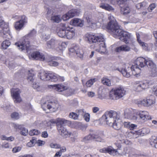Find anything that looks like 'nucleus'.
<instances>
[{
    "instance_id": "obj_1",
    "label": "nucleus",
    "mask_w": 157,
    "mask_h": 157,
    "mask_svg": "<svg viewBox=\"0 0 157 157\" xmlns=\"http://www.w3.org/2000/svg\"><path fill=\"white\" fill-rule=\"evenodd\" d=\"M152 61L149 58L145 59L142 57L137 58L135 61V65H132L130 67L127 69L119 70L124 76L129 77L131 75V73L134 75L139 74L141 73V69L140 67H143L146 65L148 67V61Z\"/></svg>"
},
{
    "instance_id": "obj_2",
    "label": "nucleus",
    "mask_w": 157,
    "mask_h": 157,
    "mask_svg": "<svg viewBox=\"0 0 157 157\" xmlns=\"http://www.w3.org/2000/svg\"><path fill=\"white\" fill-rule=\"evenodd\" d=\"M101 119L115 129L119 130L121 128L118 121L120 120V115L115 111L111 110L106 112L102 116Z\"/></svg>"
},
{
    "instance_id": "obj_3",
    "label": "nucleus",
    "mask_w": 157,
    "mask_h": 157,
    "mask_svg": "<svg viewBox=\"0 0 157 157\" xmlns=\"http://www.w3.org/2000/svg\"><path fill=\"white\" fill-rule=\"evenodd\" d=\"M86 39L90 43H95L99 46L98 48L96 49V51L101 54L106 52V48L102 34H88L86 35Z\"/></svg>"
},
{
    "instance_id": "obj_4",
    "label": "nucleus",
    "mask_w": 157,
    "mask_h": 157,
    "mask_svg": "<svg viewBox=\"0 0 157 157\" xmlns=\"http://www.w3.org/2000/svg\"><path fill=\"white\" fill-rule=\"evenodd\" d=\"M36 32L33 29L28 34L27 36L23 37L20 41L16 43L15 45L17 46L18 48L21 51L26 49L27 51L30 50L29 42L28 37L33 38L36 36Z\"/></svg>"
},
{
    "instance_id": "obj_5",
    "label": "nucleus",
    "mask_w": 157,
    "mask_h": 157,
    "mask_svg": "<svg viewBox=\"0 0 157 157\" xmlns=\"http://www.w3.org/2000/svg\"><path fill=\"white\" fill-rule=\"evenodd\" d=\"M111 34L115 38L119 37V39L126 44L128 43L131 40V34L120 29L119 26L118 28L116 29V30Z\"/></svg>"
},
{
    "instance_id": "obj_6",
    "label": "nucleus",
    "mask_w": 157,
    "mask_h": 157,
    "mask_svg": "<svg viewBox=\"0 0 157 157\" xmlns=\"http://www.w3.org/2000/svg\"><path fill=\"white\" fill-rule=\"evenodd\" d=\"M31 57L33 59L37 60L40 59L41 61L45 60L48 62L49 65L51 66L56 67L59 65V63L52 59L48 60L47 58L48 56H45L42 53L36 51L33 52L31 55Z\"/></svg>"
},
{
    "instance_id": "obj_7",
    "label": "nucleus",
    "mask_w": 157,
    "mask_h": 157,
    "mask_svg": "<svg viewBox=\"0 0 157 157\" xmlns=\"http://www.w3.org/2000/svg\"><path fill=\"white\" fill-rule=\"evenodd\" d=\"M136 103L140 107L142 106L148 107L153 106L155 103V101L154 96L151 95L142 100L137 101Z\"/></svg>"
},
{
    "instance_id": "obj_8",
    "label": "nucleus",
    "mask_w": 157,
    "mask_h": 157,
    "mask_svg": "<svg viewBox=\"0 0 157 157\" xmlns=\"http://www.w3.org/2000/svg\"><path fill=\"white\" fill-rule=\"evenodd\" d=\"M125 93L124 89L120 87L111 90L109 93V97L111 99L117 100L123 97Z\"/></svg>"
},
{
    "instance_id": "obj_9",
    "label": "nucleus",
    "mask_w": 157,
    "mask_h": 157,
    "mask_svg": "<svg viewBox=\"0 0 157 157\" xmlns=\"http://www.w3.org/2000/svg\"><path fill=\"white\" fill-rule=\"evenodd\" d=\"M0 35L4 38L10 39V35L8 25L6 24L2 17L0 16Z\"/></svg>"
},
{
    "instance_id": "obj_10",
    "label": "nucleus",
    "mask_w": 157,
    "mask_h": 157,
    "mask_svg": "<svg viewBox=\"0 0 157 157\" xmlns=\"http://www.w3.org/2000/svg\"><path fill=\"white\" fill-rule=\"evenodd\" d=\"M65 121L64 123H61L59 124H58L57 129L60 135L64 138H66L71 135V133L68 132L65 127V124L67 123L68 121L65 119Z\"/></svg>"
},
{
    "instance_id": "obj_11",
    "label": "nucleus",
    "mask_w": 157,
    "mask_h": 157,
    "mask_svg": "<svg viewBox=\"0 0 157 157\" xmlns=\"http://www.w3.org/2000/svg\"><path fill=\"white\" fill-rule=\"evenodd\" d=\"M58 104L55 102L49 101H46L41 104V107L43 109L46 111L47 109L51 111L54 112L58 108Z\"/></svg>"
},
{
    "instance_id": "obj_12",
    "label": "nucleus",
    "mask_w": 157,
    "mask_h": 157,
    "mask_svg": "<svg viewBox=\"0 0 157 157\" xmlns=\"http://www.w3.org/2000/svg\"><path fill=\"white\" fill-rule=\"evenodd\" d=\"M50 86L58 92H63L64 95L67 96H70L72 93V90L68 89L67 87L63 85L58 84Z\"/></svg>"
},
{
    "instance_id": "obj_13",
    "label": "nucleus",
    "mask_w": 157,
    "mask_h": 157,
    "mask_svg": "<svg viewBox=\"0 0 157 157\" xmlns=\"http://www.w3.org/2000/svg\"><path fill=\"white\" fill-rule=\"evenodd\" d=\"M81 11L80 10L73 9L69 11L67 13L63 16L64 21H66L70 18L78 15Z\"/></svg>"
},
{
    "instance_id": "obj_14",
    "label": "nucleus",
    "mask_w": 157,
    "mask_h": 157,
    "mask_svg": "<svg viewBox=\"0 0 157 157\" xmlns=\"http://www.w3.org/2000/svg\"><path fill=\"white\" fill-rule=\"evenodd\" d=\"M70 54L73 53L74 55L76 54L77 56L81 59L83 57V52L81 49H80L79 47L77 45L73 46L69 49Z\"/></svg>"
},
{
    "instance_id": "obj_15",
    "label": "nucleus",
    "mask_w": 157,
    "mask_h": 157,
    "mask_svg": "<svg viewBox=\"0 0 157 157\" xmlns=\"http://www.w3.org/2000/svg\"><path fill=\"white\" fill-rule=\"evenodd\" d=\"M21 90L18 89H13L11 91V96L15 103H20L22 101V99L20 97Z\"/></svg>"
},
{
    "instance_id": "obj_16",
    "label": "nucleus",
    "mask_w": 157,
    "mask_h": 157,
    "mask_svg": "<svg viewBox=\"0 0 157 157\" xmlns=\"http://www.w3.org/2000/svg\"><path fill=\"white\" fill-rule=\"evenodd\" d=\"M150 68L149 75L152 77H157V69L155 64L152 61H148V67Z\"/></svg>"
},
{
    "instance_id": "obj_17",
    "label": "nucleus",
    "mask_w": 157,
    "mask_h": 157,
    "mask_svg": "<svg viewBox=\"0 0 157 157\" xmlns=\"http://www.w3.org/2000/svg\"><path fill=\"white\" fill-rule=\"evenodd\" d=\"M84 17H85L87 22L90 26L95 25L98 22L100 23L102 21V19L101 18L95 19L94 17H92L91 15L90 14L87 16L85 14Z\"/></svg>"
},
{
    "instance_id": "obj_18",
    "label": "nucleus",
    "mask_w": 157,
    "mask_h": 157,
    "mask_svg": "<svg viewBox=\"0 0 157 157\" xmlns=\"http://www.w3.org/2000/svg\"><path fill=\"white\" fill-rule=\"evenodd\" d=\"M60 41L55 38H52L46 43V48H55L60 43Z\"/></svg>"
},
{
    "instance_id": "obj_19",
    "label": "nucleus",
    "mask_w": 157,
    "mask_h": 157,
    "mask_svg": "<svg viewBox=\"0 0 157 157\" xmlns=\"http://www.w3.org/2000/svg\"><path fill=\"white\" fill-rule=\"evenodd\" d=\"M60 29L57 33L59 36L61 38L65 37L66 30L68 28L64 23H61L59 25Z\"/></svg>"
},
{
    "instance_id": "obj_20",
    "label": "nucleus",
    "mask_w": 157,
    "mask_h": 157,
    "mask_svg": "<svg viewBox=\"0 0 157 157\" xmlns=\"http://www.w3.org/2000/svg\"><path fill=\"white\" fill-rule=\"evenodd\" d=\"M100 151L101 152L108 153L113 155H117V150L113 149L111 146L100 149Z\"/></svg>"
},
{
    "instance_id": "obj_21",
    "label": "nucleus",
    "mask_w": 157,
    "mask_h": 157,
    "mask_svg": "<svg viewBox=\"0 0 157 157\" xmlns=\"http://www.w3.org/2000/svg\"><path fill=\"white\" fill-rule=\"evenodd\" d=\"M119 26L117 21H109L108 23L107 28L109 31V32L112 33H113L116 29L118 28Z\"/></svg>"
},
{
    "instance_id": "obj_22",
    "label": "nucleus",
    "mask_w": 157,
    "mask_h": 157,
    "mask_svg": "<svg viewBox=\"0 0 157 157\" xmlns=\"http://www.w3.org/2000/svg\"><path fill=\"white\" fill-rule=\"evenodd\" d=\"M130 49L131 48L129 46L124 44L117 47L115 49V51L118 52H120L123 51L127 52L130 51Z\"/></svg>"
},
{
    "instance_id": "obj_23",
    "label": "nucleus",
    "mask_w": 157,
    "mask_h": 157,
    "mask_svg": "<svg viewBox=\"0 0 157 157\" xmlns=\"http://www.w3.org/2000/svg\"><path fill=\"white\" fill-rule=\"evenodd\" d=\"M71 23L74 26L81 27L83 25L84 21L79 19L74 18L71 21Z\"/></svg>"
},
{
    "instance_id": "obj_24",
    "label": "nucleus",
    "mask_w": 157,
    "mask_h": 157,
    "mask_svg": "<svg viewBox=\"0 0 157 157\" xmlns=\"http://www.w3.org/2000/svg\"><path fill=\"white\" fill-rule=\"evenodd\" d=\"M139 116L141 119L144 120H151V116L149 115V113L146 111H140L139 112Z\"/></svg>"
},
{
    "instance_id": "obj_25",
    "label": "nucleus",
    "mask_w": 157,
    "mask_h": 157,
    "mask_svg": "<svg viewBox=\"0 0 157 157\" xmlns=\"http://www.w3.org/2000/svg\"><path fill=\"white\" fill-rule=\"evenodd\" d=\"M50 30L48 28L46 27L45 30L43 31L42 33V38L46 41L50 37Z\"/></svg>"
},
{
    "instance_id": "obj_26",
    "label": "nucleus",
    "mask_w": 157,
    "mask_h": 157,
    "mask_svg": "<svg viewBox=\"0 0 157 157\" xmlns=\"http://www.w3.org/2000/svg\"><path fill=\"white\" fill-rule=\"evenodd\" d=\"M75 36V30L71 29L70 30L68 28L66 30L65 37L68 39H71L73 38Z\"/></svg>"
},
{
    "instance_id": "obj_27",
    "label": "nucleus",
    "mask_w": 157,
    "mask_h": 157,
    "mask_svg": "<svg viewBox=\"0 0 157 157\" xmlns=\"http://www.w3.org/2000/svg\"><path fill=\"white\" fill-rule=\"evenodd\" d=\"M49 75L50 73H47L45 71H43L40 73V76L41 80L47 81L50 80Z\"/></svg>"
},
{
    "instance_id": "obj_28",
    "label": "nucleus",
    "mask_w": 157,
    "mask_h": 157,
    "mask_svg": "<svg viewBox=\"0 0 157 157\" xmlns=\"http://www.w3.org/2000/svg\"><path fill=\"white\" fill-rule=\"evenodd\" d=\"M64 119L60 118H58L56 120L52 119L50 120V122L52 123L56 124L57 127L58 126V124H59L61 123H64Z\"/></svg>"
},
{
    "instance_id": "obj_29",
    "label": "nucleus",
    "mask_w": 157,
    "mask_h": 157,
    "mask_svg": "<svg viewBox=\"0 0 157 157\" xmlns=\"http://www.w3.org/2000/svg\"><path fill=\"white\" fill-rule=\"evenodd\" d=\"M34 75L33 71H29L27 77V80L29 82H33L35 78Z\"/></svg>"
},
{
    "instance_id": "obj_30",
    "label": "nucleus",
    "mask_w": 157,
    "mask_h": 157,
    "mask_svg": "<svg viewBox=\"0 0 157 157\" xmlns=\"http://www.w3.org/2000/svg\"><path fill=\"white\" fill-rule=\"evenodd\" d=\"M100 7L109 11H113L114 10V8L111 6L105 4H103L101 5Z\"/></svg>"
},
{
    "instance_id": "obj_31",
    "label": "nucleus",
    "mask_w": 157,
    "mask_h": 157,
    "mask_svg": "<svg viewBox=\"0 0 157 157\" xmlns=\"http://www.w3.org/2000/svg\"><path fill=\"white\" fill-rule=\"evenodd\" d=\"M133 113V111L132 109H131L130 110L128 109L126 110L124 112V115L127 118L132 119V118L133 116H132Z\"/></svg>"
},
{
    "instance_id": "obj_32",
    "label": "nucleus",
    "mask_w": 157,
    "mask_h": 157,
    "mask_svg": "<svg viewBox=\"0 0 157 157\" xmlns=\"http://www.w3.org/2000/svg\"><path fill=\"white\" fill-rule=\"evenodd\" d=\"M59 75L55 73H50L49 78L52 82H56L58 81Z\"/></svg>"
},
{
    "instance_id": "obj_33",
    "label": "nucleus",
    "mask_w": 157,
    "mask_h": 157,
    "mask_svg": "<svg viewBox=\"0 0 157 157\" xmlns=\"http://www.w3.org/2000/svg\"><path fill=\"white\" fill-rule=\"evenodd\" d=\"M150 143L151 145L157 148V137L155 136H152Z\"/></svg>"
},
{
    "instance_id": "obj_34",
    "label": "nucleus",
    "mask_w": 157,
    "mask_h": 157,
    "mask_svg": "<svg viewBox=\"0 0 157 157\" xmlns=\"http://www.w3.org/2000/svg\"><path fill=\"white\" fill-rule=\"evenodd\" d=\"M139 36V34L138 33H136L137 38L139 44L143 47V48L146 50L147 49V44L141 41L140 40Z\"/></svg>"
},
{
    "instance_id": "obj_35",
    "label": "nucleus",
    "mask_w": 157,
    "mask_h": 157,
    "mask_svg": "<svg viewBox=\"0 0 157 157\" xmlns=\"http://www.w3.org/2000/svg\"><path fill=\"white\" fill-rule=\"evenodd\" d=\"M24 25L20 22L19 21L15 22L14 24V27L17 30H20L23 27Z\"/></svg>"
},
{
    "instance_id": "obj_36",
    "label": "nucleus",
    "mask_w": 157,
    "mask_h": 157,
    "mask_svg": "<svg viewBox=\"0 0 157 157\" xmlns=\"http://www.w3.org/2000/svg\"><path fill=\"white\" fill-rule=\"evenodd\" d=\"M101 82L104 85L109 86H111V84L110 80L104 77L102 78Z\"/></svg>"
},
{
    "instance_id": "obj_37",
    "label": "nucleus",
    "mask_w": 157,
    "mask_h": 157,
    "mask_svg": "<svg viewBox=\"0 0 157 157\" xmlns=\"http://www.w3.org/2000/svg\"><path fill=\"white\" fill-rule=\"evenodd\" d=\"M19 17L21 18L19 21L20 22L22 23L23 25H25L27 23L28 18L26 16L24 15L20 16Z\"/></svg>"
},
{
    "instance_id": "obj_38",
    "label": "nucleus",
    "mask_w": 157,
    "mask_h": 157,
    "mask_svg": "<svg viewBox=\"0 0 157 157\" xmlns=\"http://www.w3.org/2000/svg\"><path fill=\"white\" fill-rule=\"evenodd\" d=\"M147 6V3L146 2H143L137 4L136 5V7L137 9H140L141 8H146Z\"/></svg>"
},
{
    "instance_id": "obj_39",
    "label": "nucleus",
    "mask_w": 157,
    "mask_h": 157,
    "mask_svg": "<svg viewBox=\"0 0 157 157\" xmlns=\"http://www.w3.org/2000/svg\"><path fill=\"white\" fill-rule=\"evenodd\" d=\"M10 45V43L8 40H6L2 44V47L4 49H6Z\"/></svg>"
},
{
    "instance_id": "obj_40",
    "label": "nucleus",
    "mask_w": 157,
    "mask_h": 157,
    "mask_svg": "<svg viewBox=\"0 0 157 157\" xmlns=\"http://www.w3.org/2000/svg\"><path fill=\"white\" fill-rule=\"evenodd\" d=\"M36 138L33 137L32 139L30 140V141L27 143V146L29 147H31L33 146L34 144L36 143Z\"/></svg>"
},
{
    "instance_id": "obj_41",
    "label": "nucleus",
    "mask_w": 157,
    "mask_h": 157,
    "mask_svg": "<svg viewBox=\"0 0 157 157\" xmlns=\"http://www.w3.org/2000/svg\"><path fill=\"white\" fill-rule=\"evenodd\" d=\"M146 128H143L142 130H140L137 131H135V132H133L134 134L136 136L135 137L137 138L138 136H137V135H140L142 134H144L145 133H144V132L146 130Z\"/></svg>"
},
{
    "instance_id": "obj_42",
    "label": "nucleus",
    "mask_w": 157,
    "mask_h": 157,
    "mask_svg": "<svg viewBox=\"0 0 157 157\" xmlns=\"http://www.w3.org/2000/svg\"><path fill=\"white\" fill-rule=\"evenodd\" d=\"M51 20L53 22L59 23L61 21L60 16L59 15L52 16L51 17Z\"/></svg>"
},
{
    "instance_id": "obj_43",
    "label": "nucleus",
    "mask_w": 157,
    "mask_h": 157,
    "mask_svg": "<svg viewBox=\"0 0 157 157\" xmlns=\"http://www.w3.org/2000/svg\"><path fill=\"white\" fill-rule=\"evenodd\" d=\"M121 10L124 15H126L130 13V9L128 7L122 8Z\"/></svg>"
},
{
    "instance_id": "obj_44",
    "label": "nucleus",
    "mask_w": 157,
    "mask_h": 157,
    "mask_svg": "<svg viewBox=\"0 0 157 157\" xmlns=\"http://www.w3.org/2000/svg\"><path fill=\"white\" fill-rule=\"evenodd\" d=\"M69 117L70 118L74 120H77L78 117L77 113H76V112H73L70 113H69Z\"/></svg>"
},
{
    "instance_id": "obj_45",
    "label": "nucleus",
    "mask_w": 157,
    "mask_h": 157,
    "mask_svg": "<svg viewBox=\"0 0 157 157\" xmlns=\"http://www.w3.org/2000/svg\"><path fill=\"white\" fill-rule=\"evenodd\" d=\"M95 81V79H91L87 82L86 83V86L87 87H90Z\"/></svg>"
},
{
    "instance_id": "obj_46",
    "label": "nucleus",
    "mask_w": 157,
    "mask_h": 157,
    "mask_svg": "<svg viewBox=\"0 0 157 157\" xmlns=\"http://www.w3.org/2000/svg\"><path fill=\"white\" fill-rule=\"evenodd\" d=\"M40 133V132L36 129H33L30 130L29 134L30 136L37 135Z\"/></svg>"
},
{
    "instance_id": "obj_47",
    "label": "nucleus",
    "mask_w": 157,
    "mask_h": 157,
    "mask_svg": "<svg viewBox=\"0 0 157 157\" xmlns=\"http://www.w3.org/2000/svg\"><path fill=\"white\" fill-rule=\"evenodd\" d=\"M143 90L149 87V85L148 83L147 82H141L140 83Z\"/></svg>"
},
{
    "instance_id": "obj_48",
    "label": "nucleus",
    "mask_w": 157,
    "mask_h": 157,
    "mask_svg": "<svg viewBox=\"0 0 157 157\" xmlns=\"http://www.w3.org/2000/svg\"><path fill=\"white\" fill-rule=\"evenodd\" d=\"M75 112L77 113L78 117L79 116H83L85 113L83 109H77L75 111Z\"/></svg>"
},
{
    "instance_id": "obj_49",
    "label": "nucleus",
    "mask_w": 157,
    "mask_h": 157,
    "mask_svg": "<svg viewBox=\"0 0 157 157\" xmlns=\"http://www.w3.org/2000/svg\"><path fill=\"white\" fill-rule=\"evenodd\" d=\"M78 128L84 131L86 130L87 128L86 125L82 124L80 123H78Z\"/></svg>"
},
{
    "instance_id": "obj_50",
    "label": "nucleus",
    "mask_w": 157,
    "mask_h": 157,
    "mask_svg": "<svg viewBox=\"0 0 157 157\" xmlns=\"http://www.w3.org/2000/svg\"><path fill=\"white\" fill-rule=\"evenodd\" d=\"M126 143L125 141L124 140H119L117 141V143H115V144L117 147L118 149H120L121 147V143Z\"/></svg>"
},
{
    "instance_id": "obj_51",
    "label": "nucleus",
    "mask_w": 157,
    "mask_h": 157,
    "mask_svg": "<svg viewBox=\"0 0 157 157\" xmlns=\"http://www.w3.org/2000/svg\"><path fill=\"white\" fill-rule=\"evenodd\" d=\"M11 117L12 118L17 120L19 118V114L17 112H13L11 114Z\"/></svg>"
},
{
    "instance_id": "obj_52",
    "label": "nucleus",
    "mask_w": 157,
    "mask_h": 157,
    "mask_svg": "<svg viewBox=\"0 0 157 157\" xmlns=\"http://www.w3.org/2000/svg\"><path fill=\"white\" fill-rule=\"evenodd\" d=\"M32 85V87L35 89H36L37 90H40V86L39 85V84L38 83L36 82H33Z\"/></svg>"
},
{
    "instance_id": "obj_53",
    "label": "nucleus",
    "mask_w": 157,
    "mask_h": 157,
    "mask_svg": "<svg viewBox=\"0 0 157 157\" xmlns=\"http://www.w3.org/2000/svg\"><path fill=\"white\" fill-rule=\"evenodd\" d=\"M50 146L52 148L56 149L60 148V145L57 144L51 143L50 144Z\"/></svg>"
},
{
    "instance_id": "obj_54",
    "label": "nucleus",
    "mask_w": 157,
    "mask_h": 157,
    "mask_svg": "<svg viewBox=\"0 0 157 157\" xmlns=\"http://www.w3.org/2000/svg\"><path fill=\"white\" fill-rule=\"evenodd\" d=\"M92 137L91 136V134H90L89 135L85 137L83 139V140L85 142H86L88 141L92 140Z\"/></svg>"
},
{
    "instance_id": "obj_55",
    "label": "nucleus",
    "mask_w": 157,
    "mask_h": 157,
    "mask_svg": "<svg viewBox=\"0 0 157 157\" xmlns=\"http://www.w3.org/2000/svg\"><path fill=\"white\" fill-rule=\"evenodd\" d=\"M135 90L137 92H140L143 90L140 83L136 85L135 86Z\"/></svg>"
},
{
    "instance_id": "obj_56",
    "label": "nucleus",
    "mask_w": 157,
    "mask_h": 157,
    "mask_svg": "<svg viewBox=\"0 0 157 157\" xmlns=\"http://www.w3.org/2000/svg\"><path fill=\"white\" fill-rule=\"evenodd\" d=\"M156 6L155 4L152 3L150 4L147 8V10L149 12H151L155 8Z\"/></svg>"
},
{
    "instance_id": "obj_57",
    "label": "nucleus",
    "mask_w": 157,
    "mask_h": 157,
    "mask_svg": "<svg viewBox=\"0 0 157 157\" xmlns=\"http://www.w3.org/2000/svg\"><path fill=\"white\" fill-rule=\"evenodd\" d=\"M21 148L22 147L21 146L16 147L13 149L12 151L13 153H16L20 151Z\"/></svg>"
},
{
    "instance_id": "obj_58",
    "label": "nucleus",
    "mask_w": 157,
    "mask_h": 157,
    "mask_svg": "<svg viewBox=\"0 0 157 157\" xmlns=\"http://www.w3.org/2000/svg\"><path fill=\"white\" fill-rule=\"evenodd\" d=\"M28 130L24 128L22 129L20 132L21 134L24 136H26L28 134Z\"/></svg>"
},
{
    "instance_id": "obj_59",
    "label": "nucleus",
    "mask_w": 157,
    "mask_h": 157,
    "mask_svg": "<svg viewBox=\"0 0 157 157\" xmlns=\"http://www.w3.org/2000/svg\"><path fill=\"white\" fill-rule=\"evenodd\" d=\"M85 121L87 122H88L90 121V115L88 113H85L83 115Z\"/></svg>"
},
{
    "instance_id": "obj_60",
    "label": "nucleus",
    "mask_w": 157,
    "mask_h": 157,
    "mask_svg": "<svg viewBox=\"0 0 157 157\" xmlns=\"http://www.w3.org/2000/svg\"><path fill=\"white\" fill-rule=\"evenodd\" d=\"M4 93L5 90L4 88L3 87L0 86V98L4 95Z\"/></svg>"
},
{
    "instance_id": "obj_61",
    "label": "nucleus",
    "mask_w": 157,
    "mask_h": 157,
    "mask_svg": "<svg viewBox=\"0 0 157 157\" xmlns=\"http://www.w3.org/2000/svg\"><path fill=\"white\" fill-rule=\"evenodd\" d=\"M36 143L37 144V145L39 146H42L45 144V142L44 141L40 140H36Z\"/></svg>"
},
{
    "instance_id": "obj_62",
    "label": "nucleus",
    "mask_w": 157,
    "mask_h": 157,
    "mask_svg": "<svg viewBox=\"0 0 157 157\" xmlns=\"http://www.w3.org/2000/svg\"><path fill=\"white\" fill-rule=\"evenodd\" d=\"M92 140H96L99 138V135L95 133L91 134Z\"/></svg>"
},
{
    "instance_id": "obj_63",
    "label": "nucleus",
    "mask_w": 157,
    "mask_h": 157,
    "mask_svg": "<svg viewBox=\"0 0 157 157\" xmlns=\"http://www.w3.org/2000/svg\"><path fill=\"white\" fill-rule=\"evenodd\" d=\"M140 119H141L140 117L139 116V113L137 114L136 116H133L132 118V120H139Z\"/></svg>"
},
{
    "instance_id": "obj_64",
    "label": "nucleus",
    "mask_w": 157,
    "mask_h": 157,
    "mask_svg": "<svg viewBox=\"0 0 157 157\" xmlns=\"http://www.w3.org/2000/svg\"><path fill=\"white\" fill-rule=\"evenodd\" d=\"M99 110V108L98 107H94L93 108L92 111L94 113H96Z\"/></svg>"
}]
</instances>
